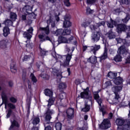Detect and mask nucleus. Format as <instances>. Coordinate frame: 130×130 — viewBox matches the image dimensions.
<instances>
[{"label":"nucleus","mask_w":130,"mask_h":130,"mask_svg":"<svg viewBox=\"0 0 130 130\" xmlns=\"http://www.w3.org/2000/svg\"><path fill=\"white\" fill-rule=\"evenodd\" d=\"M39 38L41 40L42 42L46 41V40H49L51 42L53 45V51L52 52L51 55L56 60V63L59 62L60 66H62L63 67H68L70 64V61L72 59V56L73 55L72 53L75 50V47H73L71 48V50L70 48H67L66 50L69 53L66 55L60 56L58 54H56L55 52V47L60 44L59 40H50V38L48 36L43 35H39Z\"/></svg>","instance_id":"1"},{"label":"nucleus","mask_w":130,"mask_h":130,"mask_svg":"<svg viewBox=\"0 0 130 130\" xmlns=\"http://www.w3.org/2000/svg\"><path fill=\"white\" fill-rule=\"evenodd\" d=\"M105 25V21H101L99 23H96L94 25H91L90 28L91 30H99V31H94L91 35V40L92 42H98L100 40V37L101 36V32L99 31V27L101 26H104Z\"/></svg>","instance_id":"2"},{"label":"nucleus","mask_w":130,"mask_h":130,"mask_svg":"<svg viewBox=\"0 0 130 130\" xmlns=\"http://www.w3.org/2000/svg\"><path fill=\"white\" fill-rule=\"evenodd\" d=\"M32 6L29 5H26L23 8L22 11L24 13V15H22L21 16L23 21L30 22L32 21L30 19H36V15L35 13L32 12ZM28 17H29L30 19L28 18Z\"/></svg>","instance_id":"3"},{"label":"nucleus","mask_w":130,"mask_h":130,"mask_svg":"<svg viewBox=\"0 0 130 130\" xmlns=\"http://www.w3.org/2000/svg\"><path fill=\"white\" fill-rule=\"evenodd\" d=\"M116 123L118 125L117 130H130V119L124 121L122 118H118Z\"/></svg>","instance_id":"4"},{"label":"nucleus","mask_w":130,"mask_h":130,"mask_svg":"<svg viewBox=\"0 0 130 130\" xmlns=\"http://www.w3.org/2000/svg\"><path fill=\"white\" fill-rule=\"evenodd\" d=\"M54 114V111L53 110H47L46 113L45 114V121L44 123L45 126V130H51L52 127V123H50V120L51 119V115Z\"/></svg>","instance_id":"5"},{"label":"nucleus","mask_w":130,"mask_h":130,"mask_svg":"<svg viewBox=\"0 0 130 130\" xmlns=\"http://www.w3.org/2000/svg\"><path fill=\"white\" fill-rule=\"evenodd\" d=\"M116 40L117 42V44H123L118 49V53H120L122 54H124L125 52L128 51V50L126 49V47L129 46L130 44L124 39L122 40L120 38H116Z\"/></svg>","instance_id":"6"},{"label":"nucleus","mask_w":130,"mask_h":130,"mask_svg":"<svg viewBox=\"0 0 130 130\" xmlns=\"http://www.w3.org/2000/svg\"><path fill=\"white\" fill-rule=\"evenodd\" d=\"M121 90H122V87L121 86H114L112 87V90L115 94V97L112 100V103H111L110 101L108 100L109 103H113V104L119 103L120 102V96L118 94V92L121 91Z\"/></svg>","instance_id":"7"},{"label":"nucleus","mask_w":130,"mask_h":130,"mask_svg":"<svg viewBox=\"0 0 130 130\" xmlns=\"http://www.w3.org/2000/svg\"><path fill=\"white\" fill-rule=\"evenodd\" d=\"M44 94L46 96H48V97H50V99L47 101L48 102V108L47 110H51L50 109V107H51L52 105H53L54 104V101H55V98L54 97H52L53 95V92L51 89H45L44 90Z\"/></svg>","instance_id":"8"},{"label":"nucleus","mask_w":130,"mask_h":130,"mask_svg":"<svg viewBox=\"0 0 130 130\" xmlns=\"http://www.w3.org/2000/svg\"><path fill=\"white\" fill-rule=\"evenodd\" d=\"M2 98L3 100V103L5 104V109H7L8 108L10 109H15V105L11 103H9V98L7 96V94L5 91H3L2 93Z\"/></svg>","instance_id":"9"},{"label":"nucleus","mask_w":130,"mask_h":130,"mask_svg":"<svg viewBox=\"0 0 130 130\" xmlns=\"http://www.w3.org/2000/svg\"><path fill=\"white\" fill-rule=\"evenodd\" d=\"M47 23L48 26L46 27H40V30L42 31V33H45L46 35H48V34H49V27H48V25H51L52 28H54L55 23L54 22V20H53L51 17H50L49 19L47 21Z\"/></svg>","instance_id":"10"},{"label":"nucleus","mask_w":130,"mask_h":130,"mask_svg":"<svg viewBox=\"0 0 130 130\" xmlns=\"http://www.w3.org/2000/svg\"><path fill=\"white\" fill-rule=\"evenodd\" d=\"M117 30L118 33H121L122 31H128V32L126 34V38H130V26H126V25L123 24H118L117 27Z\"/></svg>","instance_id":"11"},{"label":"nucleus","mask_w":130,"mask_h":130,"mask_svg":"<svg viewBox=\"0 0 130 130\" xmlns=\"http://www.w3.org/2000/svg\"><path fill=\"white\" fill-rule=\"evenodd\" d=\"M101 48L100 45H95L94 46H83V51H86V50H88V51H90L93 53V54H96V52L98 51Z\"/></svg>","instance_id":"12"},{"label":"nucleus","mask_w":130,"mask_h":130,"mask_svg":"<svg viewBox=\"0 0 130 130\" xmlns=\"http://www.w3.org/2000/svg\"><path fill=\"white\" fill-rule=\"evenodd\" d=\"M58 40L60 43H72L74 45L77 44V41H76V39L73 36L69 38V40H67V38L63 37H59Z\"/></svg>","instance_id":"13"},{"label":"nucleus","mask_w":130,"mask_h":130,"mask_svg":"<svg viewBox=\"0 0 130 130\" xmlns=\"http://www.w3.org/2000/svg\"><path fill=\"white\" fill-rule=\"evenodd\" d=\"M89 87H87L84 91L80 93V97L83 99H87L88 102H90L92 104V96L91 94H89Z\"/></svg>","instance_id":"14"},{"label":"nucleus","mask_w":130,"mask_h":130,"mask_svg":"<svg viewBox=\"0 0 130 130\" xmlns=\"http://www.w3.org/2000/svg\"><path fill=\"white\" fill-rule=\"evenodd\" d=\"M52 32L55 36H60V35H70V34H71V29L67 28L65 29L64 30L62 29H59L56 30V31H53Z\"/></svg>","instance_id":"15"},{"label":"nucleus","mask_w":130,"mask_h":130,"mask_svg":"<svg viewBox=\"0 0 130 130\" xmlns=\"http://www.w3.org/2000/svg\"><path fill=\"white\" fill-rule=\"evenodd\" d=\"M111 126V124L110 123V121L108 119H105L102 122L100 126V128L102 129H107Z\"/></svg>","instance_id":"16"},{"label":"nucleus","mask_w":130,"mask_h":130,"mask_svg":"<svg viewBox=\"0 0 130 130\" xmlns=\"http://www.w3.org/2000/svg\"><path fill=\"white\" fill-rule=\"evenodd\" d=\"M23 35L24 38H26L28 40L31 39L32 38V35H33V27H29L26 31L24 32Z\"/></svg>","instance_id":"17"},{"label":"nucleus","mask_w":130,"mask_h":130,"mask_svg":"<svg viewBox=\"0 0 130 130\" xmlns=\"http://www.w3.org/2000/svg\"><path fill=\"white\" fill-rule=\"evenodd\" d=\"M52 74L54 75V76H56L59 79H61L62 78V75H61V72L58 70L56 68H53L50 69Z\"/></svg>","instance_id":"18"},{"label":"nucleus","mask_w":130,"mask_h":130,"mask_svg":"<svg viewBox=\"0 0 130 130\" xmlns=\"http://www.w3.org/2000/svg\"><path fill=\"white\" fill-rule=\"evenodd\" d=\"M27 71H28V72L30 73V77L34 85H36V84L37 83V78H36V77H35V75H34V74H33L32 73H34V70L32 68H30L27 69Z\"/></svg>","instance_id":"19"},{"label":"nucleus","mask_w":130,"mask_h":130,"mask_svg":"<svg viewBox=\"0 0 130 130\" xmlns=\"http://www.w3.org/2000/svg\"><path fill=\"white\" fill-rule=\"evenodd\" d=\"M101 91V90H99L97 91H94L93 92V95H94V98L95 99V100L96 101V102H98L99 106H101V103H102V100L101 99H99L100 97H99V92H100V91Z\"/></svg>","instance_id":"20"},{"label":"nucleus","mask_w":130,"mask_h":130,"mask_svg":"<svg viewBox=\"0 0 130 130\" xmlns=\"http://www.w3.org/2000/svg\"><path fill=\"white\" fill-rule=\"evenodd\" d=\"M118 55H117L114 58V60L116 61V62H118L119 61H121V55L122 54V55L124 57L126 56V55H129V53H128V51L127 52H125L124 54H120L117 52Z\"/></svg>","instance_id":"21"},{"label":"nucleus","mask_w":130,"mask_h":130,"mask_svg":"<svg viewBox=\"0 0 130 130\" xmlns=\"http://www.w3.org/2000/svg\"><path fill=\"white\" fill-rule=\"evenodd\" d=\"M10 121L12 123L11 126L9 128L10 130H17L19 128V124L16 120L12 121V119H10Z\"/></svg>","instance_id":"22"},{"label":"nucleus","mask_w":130,"mask_h":130,"mask_svg":"<svg viewBox=\"0 0 130 130\" xmlns=\"http://www.w3.org/2000/svg\"><path fill=\"white\" fill-rule=\"evenodd\" d=\"M74 109H68L66 111L68 118H69V119H72L74 116Z\"/></svg>","instance_id":"23"},{"label":"nucleus","mask_w":130,"mask_h":130,"mask_svg":"<svg viewBox=\"0 0 130 130\" xmlns=\"http://www.w3.org/2000/svg\"><path fill=\"white\" fill-rule=\"evenodd\" d=\"M64 21L63 22V27L64 28H69V27H71V26H72V23H71V22L69 20H69L70 18H67V17L65 16L64 17Z\"/></svg>","instance_id":"24"},{"label":"nucleus","mask_w":130,"mask_h":130,"mask_svg":"<svg viewBox=\"0 0 130 130\" xmlns=\"http://www.w3.org/2000/svg\"><path fill=\"white\" fill-rule=\"evenodd\" d=\"M8 44H9V42L6 40H2L0 41V48H2V49H5V48H7V46H8Z\"/></svg>","instance_id":"25"},{"label":"nucleus","mask_w":130,"mask_h":130,"mask_svg":"<svg viewBox=\"0 0 130 130\" xmlns=\"http://www.w3.org/2000/svg\"><path fill=\"white\" fill-rule=\"evenodd\" d=\"M107 48H106V46H105L104 53L103 55L100 57V61H101L102 60H104V59H106V58H107Z\"/></svg>","instance_id":"26"},{"label":"nucleus","mask_w":130,"mask_h":130,"mask_svg":"<svg viewBox=\"0 0 130 130\" xmlns=\"http://www.w3.org/2000/svg\"><path fill=\"white\" fill-rule=\"evenodd\" d=\"M123 82V80H122V78H120V77L116 78L113 80V82L114 83V84H115V85H121Z\"/></svg>","instance_id":"27"},{"label":"nucleus","mask_w":130,"mask_h":130,"mask_svg":"<svg viewBox=\"0 0 130 130\" xmlns=\"http://www.w3.org/2000/svg\"><path fill=\"white\" fill-rule=\"evenodd\" d=\"M117 25V23L116 21H114L111 19L110 22H107V26L109 28H113L114 26H116Z\"/></svg>","instance_id":"28"},{"label":"nucleus","mask_w":130,"mask_h":130,"mask_svg":"<svg viewBox=\"0 0 130 130\" xmlns=\"http://www.w3.org/2000/svg\"><path fill=\"white\" fill-rule=\"evenodd\" d=\"M39 122H40L39 117H34L32 118V123L34 125H37Z\"/></svg>","instance_id":"29"},{"label":"nucleus","mask_w":130,"mask_h":130,"mask_svg":"<svg viewBox=\"0 0 130 130\" xmlns=\"http://www.w3.org/2000/svg\"><path fill=\"white\" fill-rule=\"evenodd\" d=\"M67 94L64 92L61 93L59 95L57 96V98L59 99L58 101L61 102L64 98H66Z\"/></svg>","instance_id":"30"},{"label":"nucleus","mask_w":130,"mask_h":130,"mask_svg":"<svg viewBox=\"0 0 130 130\" xmlns=\"http://www.w3.org/2000/svg\"><path fill=\"white\" fill-rule=\"evenodd\" d=\"M3 35L5 37H7L10 34V28L8 26H6L3 29Z\"/></svg>","instance_id":"31"},{"label":"nucleus","mask_w":130,"mask_h":130,"mask_svg":"<svg viewBox=\"0 0 130 130\" xmlns=\"http://www.w3.org/2000/svg\"><path fill=\"white\" fill-rule=\"evenodd\" d=\"M91 24V21H89L88 20H85L82 21L81 23V26L82 27H84V28H86V27H88L89 25Z\"/></svg>","instance_id":"32"},{"label":"nucleus","mask_w":130,"mask_h":130,"mask_svg":"<svg viewBox=\"0 0 130 130\" xmlns=\"http://www.w3.org/2000/svg\"><path fill=\"white\" fill-rule=\"evenodd\" d=\"M117 76V73L112 72H110L108 74V78H110V79H113V80L116 78Z\"/></svg>","instance_id":"33"},{"label":"nucleus","mask_w":130,"mask_h":130,"mask_svg":"<svg viewBox=\"0 0 130 130\" xmlns=\"http://www.w3.org/2000/svg\"><path fill=\"white\" fill-rule=\"evenodd\" d=\"M88 61H89L91 63H96L97 58L95 56H92L88 59Z\"/></svg>","instance_id":"34"},{"label":"nucleus","mask_w":130,"mask_h":130,"mask_svg":"<svg viewBox=\"0 0 130 130\" xmlns=\"http://www.w3.org/2000/svg\"><path fill=\"white\" fill-rule=\"evenodd\" d=\"M10 69L12 73H13V74H15V73H17V68L16 67V65H15V63H12L10 65Z\"/></svg>","instance_id":"35"},{"label":"nucleus","mask_w":130,"mask_h":130,"mask_svg":"<svg viewBox=\"0 0 130 130\" xmlns=\"http://www.w3.org/2000/svg\"><path fill=\"white\" fill-rule=\"evenodd\" d=\"M107 35L108 36L109 39H113L115 38V35L114 33H113V32H112V30H110Z\"/></svg>","instance_id":"36"},{"label":"nucleus","mask_w":130,"mask_h":130,"mask_svg":"<svg viewBox=\"0 0 130 130\" xmlns=\"http://www.w3.org/2000/svg\"><path fill=\"white\" fill-rule=\"evenodd\" d=\"M89 110H90V105L85 103V107L82 109V111H83L84 112H88Z\"/></svg>","instance_id":"37"},{"label":"nucleus","mask_w":130,"mask_h":130,"mask_svg":"<svg viewBox=\"0 0 130 130\" xmlns=\"http://www.w3.org/2000/svg\"><path fill=\"white\" fill-rule=\"evenodd\" d=\"M62 124L60 122H57L55 125V128L56 130H61Z\"/></svg>","instance_id":"38"},{"label":"nucleus","mask_w":130,"mask_h":130,"mask_svg":"<svg viewBox=\"0 0 130 130\" xmlns=\"http://www.w3.org/2000/svg\"><path fill=\"white\" fill-rule=\"evenodd\" d=\"M59 90H64L67 88V84L65 83L62 82L59 84Z\"/></svg>","instance_id":"39"},{"label":"nucleus","mask_w":130,"mask_h":130,"mask_svg":"<svg viewBox=\"0 0 130 130\" xmlns=\"http://www.w3.org/2000/svg\"><path fill=\"white\" fill-rule=\"evenodd\" d=\"M5 25L9 26H13V21H12L10 19H7L4 22Z\"/></svg>","instance_id":"40"},{"label":"nucleus","mask_w":130,"mask_h":130,"mask_svg":"<svg viewBox=\"0 0 130 130\" xmlns=\"http://www.w3.org/2000/svg\"><path fill=\"white\" fill-rule=\"evenodd\" d=\"M10 18L12 21H15L17 19V14L15 13L11 12L10 13Z\"/></svg>","instance_id":"41"},{"label":"nucleus","mask_w":130,"mask_h":130,"mask_svg":"<svg viewBox=\"0 0 130 130\" xmlns=\"http://www.w3.org/2000/svg\"><path fill=\"white\" fill-rule=\"evenodd\" d=\"M41 77L43 78V79H44V80H49V76H48L46 74L42 73L41 74Z\"/></svg>","instance_id":"42"},{"label":"nucleus","mask_w":130,"mask_h":130,"mask_svg":"<svg viewBox=\"0 0 130 130\" xmlns=\"http://www.w3.org/2000/svg\"><path fill=\"white\" fill-rule=\"evenodd\" d=\"M40 55H41V56H44L46 55V54H47V51H45V49H42L40 48Z\"/></svg>","instance_id":"43"},{"label":"nucleus","mask_w":130,"mask_h":130,"mask_svg":"<svg viewBox=\"0 0 130 130\" xmlns=\"http://www.w3.org/2000/svg\"><path fill=\"white\" fill-rule=\"evenodd\" d=\"M94 13V10H91V9L89 7L86 8V14L87 15H90L91 14H93Z\"/></svg>","instance_id":"44"},{"label":"nucleus","mask_w":130,"mask_h":130,"mask_svg":"<svg viewBox=\"0 0 130 130\" xmlns=\"http://www.w3.org/2000/svg\"><path fill=\"white\" fill-rule=\"evenodd\" d=\"M129 19H130L129 15L127 14L125 18L124 19H122V21L123 23H127Z\"/></svg>","instance_id":"45"},{"label":"nucleus","mask_w":130,"mask_h":130,"mask_svg":"<svg viewBox=\"0 0 130 130\" xmlns=\"http://www.w3.org/2000/svg\"><path fill=\"white\" fill-rule=\"evenodd\" d=\"M98 0H87V3L88 5H93V4H95V3H97Z\"/></svg>","instance_id":"46"},{"label":"nucleus","mask_w":130,"mask_h":130,"mask_svg":"<svg viewBox=\"0 0 130 130\" xmlns=\"http://www.w3.org/2000/svg\"><path fill=\"white\" fill-rule=\"evenodd\" d=\"M104 87H105V89L106 88H108V87H109V86H111V81H107L106 82V83L104 84Z\"/></svg>","instance_id":"47"},{"label":"nucleus","mask_w":130,"mask_h":130,"mask_svg":"<svg viewBox=\"0 0 130 130\" xmlns=\"http://www.w3.org/2000/svg\"><path fill=\"white\" fill-rule=\"evenodd\" d=\"M31 58V57L28 55H25L22 58L23 61H26L27 60H29Z\"/></svg>","instance_id":"48"},{"label":"nucleus","mask_w":130,"mask_h":130,"mask_svg":"<svg viewBox=\"0 0 130 130\" xmlns=\"http://www.w3.org/2000/svg\"><path fill=\"white\" fill-rule=\"evenodd\" d=\"M10 101L12 102V103H16L17 102V99L12 96L9 99Z\"/></svg>","instance_id":"49"},{"label":"nucleus","mask_w":130,"mask_h":130,"mask_svg":"<svg viewBox=\"0 0 130 130\" xmlns=\"http://www.w3.org/2000/svg\"><path fill=\"white\" fill-rule=\"evenodd\" d=\"M121 2L125 5H129L130 4V0H121Z\"/></svg>","instance_id":"50"},{"label":"nucleus","mask_w":130,"mask_h":130,"mask_svg":"<svg viewBox=\"0 0 130 130\" xmlns=\"http://www.w3.org/2000/svg\"><path fill=\"white\" fill-rule=\"evenodd\" d=\"M64 4L66 7H70L71 3H70V0H64Z\"/></svg>","instance_id":"51"},{"label":"nucleus","mask_w":130,"mask_h":130,"mask_svg":"<svg viewBox=\"0 0 130 130\" xmlns=\"http://www.w3.org/2000/svg\"><path fill=\"white\" fill-rule=\"evenodd\" d=\"M12 112H13V111L11 110V109H10L8 110V113L6 116L7 118H9L10 117V116H11V115L12 114Z\"/></svg>","instance_id":"52"},{"label":"nucleus","mask_w":130,"mask_h":130,"mask_svg":"<svg viewBox=\"0 0 130 130\" xmlns=\"http://www.w3.org/2000/svg\"><path fill=\"white\" fill-rule=\"evenodd\" d=\"M98 17L100 20H103L104 18H105V15L103 14H100L99 16H96Z\"/></svg>","instance_id":"53"},{"label":"nucleus","mask_w":130,"mask_h":130,"mask_svg":"<svg viewBox=\"0 0 130 130\" xmlns=\"http://www.w3.org/2000/svg\"><path fill=\"white\" fill-rule=\"evenodd\" d=\"M88 127L84 126L82 128V127H78L77 128L76 130H87Z\"/></svg>","instance_id":"54"},{"label":"nucleus","mask_w":130,"mask_h":130,"mask_svg":"<svg viewBox=\"0 0 130 130\" xmlns=\"http://www.w3.org/2000/svg\"><path fill=\"white\" fill-rule=\"evenodd\" d=\"M26 47L27 48H28V49H32V47H33V46L32 45V44L29 43L26 44Z\"/></svg>","instance_id":"55"},{"label":"nucleus","mask_w":130,"mask_h":130,"mask_svg":"<svg viewBox=\"0 0 130 130\" xmlns=\"http://www.w3.org/2000/svg\"><path fill=\"white\" fill-rule=\"evenodd\" d=\"M27 97H32V92H31V90L27 91Z\"/></svg>","instance_id":"56"},{"label":"nucleus","mask_w":130,"mask_h":130,"mask_svg":"<svg viewBox=\"0 0 130 130\" xmlns=\"http://www.w3.org/2000/svg\"><path fill=\"white\" fill-rule=\"evenodd\" d=\"M100 111L101 112H102V115H103V116H104V115H105V114H106V111H105V110H104V109H100Z\"/></svg>","instance_id":"57"},{"label":"nucleus","mask_w":130,"mask_h":130,"mask_svg":"<svg viewBox=\"0 0 130 130\" xmlns=\"http://www.w3.org/2000/svg\"><path fill=\"white\" fill-rule=\"evenodd\" d=\"M55 16L57 22H58V21H59V17H58V16H59V13H58V15L55 14Z\"/></svg>","instance_id":"58"},{"label":"nucleus","mask_w":130,"mask_h":130,"mask_svg":"<svg viewBox=\"0 0 130 130\" xmlns=\"http://www.w3.org/2000/svg\"><path fill=\"white\" fill-rule=\"evenodd\" d=\"M81 83H82V82L80 81V79H77L75 81V83L76 84V85H79V84H81Z\"/></svg>","instance_id":"59"},{"label":"nucleus","mask_w":130,"mask_h":130,"mask_svg":"<svg viewBox=\"0 0 130 130\" xmlns=\"http://www.w3.org/2000/svg\"><path fill=\"white\" fill-rule=\"evenodd\" d=\"M50 3H51L52 4H55L57 3V0H48Z\"/></svg>","instance_id":"60"},{"label":"nucleus","mask_w":130,"mask_h":130,"mask_svg":"<svg viewBox=\"0 0 130 130\" xmlns=\"http://www.w3.org/2000/svg\"><path fill=\"white\" fill-rule=\"evenodd\" d=\"M115 13L116 15H119V13H120V11H119V9H116L115 10Z\"/></svg>","instance_id":"61"},{"label":"nucleus","mask_w":130,"mask_h":130,"mask_svg":"<svg viewBox=\"0 0 130 130\" xmlns=\"http://www.w3.org/2000/svg\"><path fill=\"white\" fill-rule=\"evenodd\" d=\"M126 61L127 63H130V56L126 58Z\"/></svg>","instance_id":"62"},{"label":"nucleus","mask_w":130,"mask_h":130,"mask_svg":"<svg viewBox=\"0 0 130 130\" xmlns=\"http://www.w3.org/2000/svg\"><path fill=\"white\" fill-rule=\"evenodd\" d=\"M113 117V114H112V113H110L109 114V118L110 119H111V118H112V117Z\"/></svg>","instance_id":"63"},{"label":"nucleus","mask_w":130,"mask_h":130,"mask_svg":"<svg viewBox=\"0 0 130 130\" xmlns=\"http://www.w3.org/2000/svg\"><path fill=\"white\" fill-rule=\"evenodd\" d=\"M27 83L28 89L30 90L31 89V82H30V81H28Z\"/></svg>","instance_id":"64"}]
</instances>
